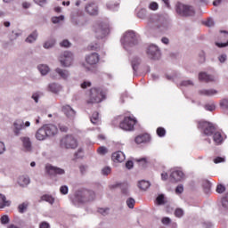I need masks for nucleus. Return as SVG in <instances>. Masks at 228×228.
I'll return each mask as SVG.
<instances>
[{"label": "nucleus", "mask_w": 228, "mask_h": 228, "mask_svg": "<svg viewBox=\"0 0 228 228\" xmlns=\"http://www.w3.org/2000/svg\"><path fill=\"white\" fill-rule=\"evenodd\" d=\"M138 36L133 30L126 31L121 38V44L126 51H129L131 47L138 45Z\"/></svg>", "instance_id": "nucleus-1"}, {"label": "nucleus", "mask_w": 228, "mask_h": 228, "mask_svg": "<svg viewBox=\"0 0 228 228\" xmlns=\"http://www.w3.org/2000/svg\"><path fill=\"white\" fill-rule=\"evenodd\" d=\"M95 199V193L92 191H77L73 199L72 202L75 206L77 204H85V202H90Z\"/></svg>", "instance_id": "nucleus-2"}, {"label": "nucleus", "mask_w": 228, "mask_h": 228, "mask_svg": "<svg viewBox=\"0 0 228 228\" xmlns=\"http://www.w3.org/2000/svg\"><path fill=\"white\" fill-rule=\"evenodd\" d=\"M198 129L201 131L203 136H211L216 131L213 123L208 121H199Z\"/></svg>", "instance_id": "nucleus-3"}, {"label": "nucleus", "mask_w": 228, "mask_h": 228, "mask_svg": "<svg viewBox=\"0 0 228 228\" xmlns=\"http://www.w3.org/2000/svg\"><path fill=\"white\" fill-rule=\"evenodd\" d=\"M176 12L182 17H191L195 15V9L193 6L184 4L183 3H178L176 4Z\"/></svg>", "instance_id": "nucleus-4"}, {"label": "nucleus", "mask_w": 228, "mask_h": 228, "mask_svg": "<svg viewBox=\"0 0 228 228\" xmlns=\"http://www.w3.org/2000/svg\"><path fill=\"white\" fill-rule=\"evenodd\" d=\"M104 99V93L100 88H92L90 90L88 104H95L97 102H102Z\"/></svg>", "instance_id": "nucleus-5"}, {"label": "nucleus", "mask_w": 228, "mask_h": 228, "mask_svg": "<svg viewBox=\"0 0 228 228\" xmlns=\"http://www.w3.org/2000/svg\"><path fill=\"white\" fill-rule=\"evenodd\" d=\"M60 145L62 149H77V139L73 135H66L61 139Z\"/></svg>", "instance_id": "nucleus-6"}, {"label": "nucleus", "mask_w": 228, "mask_h": 228, "mask_svg": "<svg viewBox=\"0 0 228 228\" xmlns=\"http://www.w3.org/2000/svg\"><path fill=\"white\" fill-rule=\"evenodd\" d=\"M59 61L64 68L72 67L74 54H72L70 52H64L59 56Z\"/></svg>", "instance_id": "nucleus-7"}, {"label": "nucleus", "mask_w": 228, "mask_h": 228, "mask_svg": "<svg viewBox=\"0 0 228 228\" xmlns=\"http://www.w3.org/2000/svg\"><path fill=\"white\" fill-rule=\"evenodd\" d=\"M110 28L104 23H98L94 25V33L96 38H104L108 35Z\"/></svg>", "instance_id": "nucleus-8"}, {"label": "nucleus", "mask_w": 228, "mask_h": 228, "mask_svg": "<svg viewBox=\"0 0 228 228\" xmlns=\"http://www.w3.org/2000/svg\"><path fill=\"white\" fill-rule=\"evenodd\" d=\"M146 53L150 60H159L161 58V50L156 45H151Z\"/></svg>", "instance_id": "nucleus-9"}, {"label": "nucleus", "mask_w": 228, "mask_h": 228, "mask_svg": "<svg viewBox=\"0 0 228 228\" xmlns=\"http://www.w3.org/2000/svg\"><path fill=\"white\" fill-rule=\"evenodd\" d=\"M134 124H136V119L131 117H126L119 124V127L120 129H123V131H133V129L134 128Z\"/></svg>", "instance_id": "nucleus-10"}, {"label": "nucleus", "mask_w": 228, "mask_h": 228, "mask_svg": "<svg viewBox=\"0 0 228 228\" xmlns=\"http://www.w3.org/2000/svg\"><path fill=\"white\" fill-rule=\"evenodd\" d=\"M154 29L159 33H165L168 29V21L163 17L159 18L154 24Z\"/></svg>", "instance_id": "nucleus-11"}, {"label": "nucleus", "mask_w": 228, "mask_h": 228, "mask_svg": "<svg viewBox=\"0 0 228 228\" xmlns=\"http://www.w3.org/2000/svg\"><path fill=\"white\" fill-rule=\"evenodd\" d=\"M45 172L48 173L49 175H65V169L52 165L45 167Z\"/></svg>", "instance_id": "nucleus-12"}, {"label": "nucleus", "mask_w": 228, "mask_h": 228, "mask_svg": "<svg viewBox=\"0 0 228 228\" xmlns=\"http://www.w3.org/2000/svg\"><path fill=\"white\" fill-rule=\"evenodd\" d=\"M85 12L91 16L99 15V6L95 3H89L86 5Z\"/></svg>", "instance_id": "nucleus-13"}, {"label": "nucleus", "mask_w": 228, "mask_h": 228, "mask_svg": "<svg viewBox=\"0 0 228 228\" xmlns=\"http://www.w3.org/2000/svg\"><path fill=\"white\" fill-rule=\"evenodd\" d=\"M45 130L46 131V135L48 138H53L58 134V126L53 124L44 125Z\"/></svg>", "instance_id": "nucleus-14"}, {"label": "nucleus", "mask_w": 228, "mask_h": 228, "mask_svg": "<svg viewBox=\"0 0 228 228\" xmlns=\"http://www.w3.org/2000/svg\"><path fill=\"white\" fill-rule=\"evenodd\" d=\"M170 179L173 183H180V181H183L184 179V173L181 170H173L170 174Z\"/></svg>", "instance_id": "nucleus-15"}, {"label": "nucleus", "mask_w": 228, "mask_h": 228, "mask_svg": "<svg viewBox=\"0 0 228 228\" xmlns=\"http://www.w3.org/2000/svg\"><path fill=\"white\" fill-rule=\"evenodd\" d=\"M47 90L48 92H51L52 94H55L56 95H58V94H60V92L63 90V86H61V85L58 83H51L48 85Z\"/></svg>", "instance_id": "nucleus-16"}, {"label": "nucleus", "mask_w": 228, "mask_h": 228, "mask_svg": "<svg viewBox=\"0 0 228 228\" xmlns=\"http://www.w3.org/2000/svg\"><path fill=\"white\" fill-rule=\"evenodd\" d=\"M62 111L68 118H70V120L76 118V110H74L70 105H64L62 107Z\"/></svg>", "instance_id": "nucleus-17"}, {"label": "nucleus", "mask_w": 228, "mask_h": 228, "mask_svg": "<svg viewBox=\"0 0 228 228\" xmlns=\"http://www.w3.org/2000/svg\"><path fill=\"white\" fill-rule=\"evenodd\" d=\"M99 54L97 53H93L86 56V61L88 65H97L99 63Z\"/></svg>", "instance_id": "nucleus-18"}, {"label": "nucleus", "mask_w": 228, "mask_h": 228, "mask_svg": "<svg viewBox=\"0 0 228 228\" xmlns=\"http://www.w3.org/2000/svg\"><path fill=\"white\" fill-rule=\"evenodd\" d=\"M36 138L39 142H44V140H47L49 138L47 136V132L45 131V127L43 126L36 132Z\"/></svg>", "instance_id": "nucleus-19"}, {"label": "nucleus", "mask_w": 228, "mask_h": 228, "mask_svg": "<svg viewBox=\"0 0 228 228\" xmlns=\"http://www.w3.org/2000/svg\"><path fill=\"white\" fill-rule=\"evenodd\" d=\"M13 126H14V134L16 136H19V134H20V131H22V129H24V121L18 119L16 121H14L13 123Z\"/></svg>", "instance_id": "nucleus-20"}, {"label": "nucleus", "mask_w": 228, "mask_h": 228, "mask_svg": "<svg viewBox=\"0 0 228 228\" xmlns=\"http://www.w3.org/2000/svg\"><path fill=\"white\" fill-rule=\"evenodd\" d=\"M199 79H200V81H205L206 83H209L211 81H216V77H215L213 75H208V73H206V72H200L199 74Z\"/></svg>", "instance_id": "nucleus-21"}, {"label": "nucleus", "mask_w": 228, "mask_h": 228, "mask_svg": "<svg viewBox=\"0 0 228 228\" xmlns=\"http://www.w3.org/2000/svg\"><path fill=\"white\" fill-rule=\"evenodd\" d=\"M20 140L22 142L24 151L26 152H31V139H29V137H20Z\"/></svg>", "instance_id": "nucleus-22"}, {"label": "nucleus", "mask_w": 228, "mask_h": 228, "mask_svg": "<svg viewBox=\"0 0 228 228\" xmlns=\"http://www.w3.org/2000/svg\"><path fill=\"white\" fill-rule=\"evenodd\" d=\"M112 159L117 163H122V161H126V154L120 151H116L112 154Z\"/></svg>", "instance_id": "nucleus-23"}, {"label": "nucleus", "mask_w": 228, "mask_h": 228, "mask_svg": "<svg viewBox=\"0 0 228 228\" xmlns=\"http://www.w3.org/2000/svg\"><path fill=\"white\" fill-rule=\"evenodd\" d=\"M55 73L58 74L61 77V79L67 80L69 79L70 73L67 69H63L61 68L55 69Z\"/></svg>", "instance_id": "nucleus-24"}, {"label": "nucleus", "mask_w": 228, "mask_h": 228, "mask_svg": "<svg viewBox=\"0 0 228 228\" xmlns=\"http://www.w3.org/2000/svg\"><path fill=\"white\" fill-rule=\"evenodd\" d=\"M200 95H206L207 97H213L218 94L217 90L215 89H202L199 91Z\"/></svg>", "instance_id": "nucleus-25"}, {"label": "nucleus", "mask_w": 228, "mask_h": 228, "mask_svg": "<svg viewBox=\"0 0 228 228\" xmlns=\"http://www.w3.org/2000/svg\"><path fill=\"white\" fill-rule=\"evenodd\" d=\"M150 140H151V135H149L148 134H143L135 137V143H138V144L145 143Z\"/></svg>", "instance_id": "nucleus-26"}, {"label": "nucleus", "mask_w": 228, "mask_h": 228, "mask_svg": "<svg viewBox=\"0 0 228 228\" xmlns=\"http://www.w3.org/2000/svg\"><path fill=\"white\" fill-rule=\"evenodd\" d=\"M37 38H38V32L34 30L30 35L28 36L25 42H27V44H35V42H37Z\"/></svg>", "instance_id": "nucleus-27"}, {"label": "nucleus", "mask_w": 228, "mask_h": 228, "mask_svg": "<svg viewBox=\"0 0 228 228\" xmlns=\"http://www.w3.org/2000/svg\"><path fill=\"white\" fill-rule=\"evenodd\" d=\"M29 183H30L29 178L25 175H21L18 179V184L21 186V188H26V186H28Z\"/></svg>", "instance_id": "nucleus-28"}, {"label": "nucleus", "mask_w": 228, "mask_h": 228, "mask_svg": "<svg viewBox=\"0 0 228 228\" xmlns=\"http://www.w3.org/2000/svg\"><path fill=\"white\" fill-rule=\"evenodd\" d=\"M55 45H56V39L50 38L44 43L43 47L45 49H53V47H54Z\"/></svg>", "instance_id": "nucleus-29"}, {"label": "nucleus", "mask_w": 228, "mask_h": 228, "mask_svg": "<svg viewBox=\"0 0 228 228\" xmlns=\"http://www.w3.org/2000/svg\"><path fill=\"white\" fill-rule=\"evenodd\" d=\"M37 69L42 76H47V74H49V71L51 70L49 69V66L45 64L38 65Z\"/></svg>", "instance_id": "nucleus-30"}, {"label": "nucleus", "mask_w": 228, "mask_h": 228, "mask_svg": "<svg viewBox=\"0 0 228 228\" xmlns=\"http://www.w3.org/2000/svg\"><path fill=\"white\" fill-rule=\"evenodd\" d=\"M213 140L216 145H220L222 142H224V137H222V134L220 132H215L213 134Z\"/></svg>", "instance_id": "nucleus-31"}, {"label": "nucleus", "mask_w": 228, "mask_h": 228, "mask_svg": "<svg viewBox=\"0 0 228 228\" xmlns=\"http://www.w3.org/2000/svg\"><path fill=\"white\" fill-rule=\"evenodd\" d=\"M11 204L10 200H6V196L0 194V208H8Z\"/></svg>", "instance_id": "nucleus-32"}, {"label": "nucleus", "mask_w": 228, "mask_h": 228, "mask_svg": "<svg viewBox=\"0 0 228 228\" xmlns=\"http://www.w3.org/2000/svg\"><path fill=\"white\" fill-rule=\"evenodd\" d=\"M151 187V183L149 181H140L138 183V188H140V190H142L143 191H145V190H149V188Z\"/></svg>", "instance_id": "nucleus-33"}, {"label": "nucleus", "mask_w": 228, "mask_h": 228, "mask_svg": "<svg viewBox=\"0 0 228 228\" xmlns=\"http://www.w3.org/2000/svg\"><path fill=\"white\" fill-rule=\"evenodd\" d=\"M140 63H142V60L138 57H134L132 60V68L134 72H136V70H138V65H140Z\"/></svg>", "instance_id": "nucleus-34"}, {"label": "nucleus", "mask_w": 228, "mask_h": 228, "mask_svg": "<svg viewBox=\"0 0 228 228\" xmlns=\"http://www.w3.org/2000/svg\"><path fill=\"white\" fill-rule=\"evenodd\" d=\"M41 200H44L45 202H48V204H54V199L53 196L49 194H45L41 197Z\"/></svg>", "instance_id": "nucleus-35"}, {"label": "nucleus", "mask_w": 228, "mask_h": 228, "mask_svg": "<svg viewBox=\"0 0 228 228\" xmlns=\"http://www.w3.org/2000/svg\"><path fill=\"white\" fill-rule=\"evenodd\" d=\"M91 122L92 124H94V126H97L99 122H101V118H99V112H94L91 117Z\"/></svg>", "instance_id": "nucleus-36"}, {"label": "nucleus", "mask_w": 228, "mask_h": 228, "mask_svg": "<svg viewBox=\"0 0 228 228\" xmlns=\"http://www.w3.org/2000/svg\"><path fill=\"white\" fill-rule=\"evenodd\" d=\"M61 20H65V16L61 15V16H54L52 17V22L53 24H60V22H61Z\"/></svg>", "instance_id": "nucleus-37"}, {"label": "nucleus", "mask_w": 228, "mask_h": 228, "mask_svg": "<svg viewBox=\"0 0 228 228\" xmlns=\"http://www.w3.org/2000/svg\"><path fill=\"white\" fill-rule=\"evenodd\" d=\"M97 152L100 156H106V153L108 152V148H106V146H100L97 149Z\"/></svg>", "instance_id": "nucleus-38"}, {"label": "nucleus", "mask_w": 228, "mask_h": 228, "mask_svg": "<svg viewBox=\"0 0 228 228\" xmlns=\"http://www.w3.org/2000/svg\"><path fill=\"white\" fill-rule=\"evenodd\" d=\"M156 201L159 206H163L165 204V195L159 194L157 197Z\"/></svg>", "instance_id": "nucleus-39"}, {"label": "nucleus", "mask_w": 228, "mask_h": 228, "mask_svg": "<svg viewBox=\"0 0 228 228\" xmlns=\"http://www.w3.org/2000/svg\"><path fill=\"white\" fill-rule=\"evenodd\" d=\"M135 200L133 198H129L126 200V206L130 208L133 209L134 208Z\"/></svg>", "instance_id": "nucleus-40"}, {"label": "nucleus", "mask_w": 228, "mask_h": 228, "mask_svg": "<svg viewBox=\"0 0 228 228\" xmlns=\"http://www.w3.org/2000/svg\"><path fill=\"white\" fill-rule=\"evenodd\" d=\"M107 8L110 10L111 12H117L118 10V4H108Z\"/></svg>", "instance_id": "nucleus-41"}, {"label": "nucleus", "mask_w": 228, "mask_h": 228, "mask_svg": "<svg viewBox=\"0 0 228 228\" xmlns=\"http://www.w3.org/2000/svg\"><path fill=\"white\" fill-rule=\"evenodd\" d=\"M18 209L20 213H25L26 209H28V203H22L19 205Z\"/></svg>", "instance_id": "nucleus-42"}, {"label": "nucleus", "mask_w": 228, "mask_h": 228, "mask_svg": "<svg viewBox=\"0 0 228 228\" xmlns=\"http://www.w3.org/2000/svg\"><path fill=\"white\" fill-rule=\"evenodd\" d=\"M157 134L158 136H160V138H162L163 136H165V134H167V131L163 127H159L157 129Z\"/></svg>", "instance_id": "nucleus-43"}, {"label": "nucleus", "mask_w": 228, "mask_h": 228, "mask_svg": "<svg viewBox=\"0 0 228 228\" xmlns=\"http://www.w3.org/2000/svg\"><path fill=\"white\" fill-rule=\"evenodd\" d=\"M180 86H193V81L191 80H183L181 82Z\"/></svg>", "instance_id": "nucleus-44"}, {"label": "nucleus", "mask_w": 228, "mask_h": 228, "mask_svg": "<svg viewBox=\"0 0 228 228\" xmlns=\"http://www.w3.org/2000/svg\"><path fill=\"white\" fill-rule=\"evenodd\" d=\"M220 106L223 108V110H228V99H223L220 102Z\"/></svg>", "instance_id": "nucleus-45"}, {"label": "nucleus", "mask_w": 228, "mask_h": 228, "mask_svg": "<svg viewBox=\"0 0 228 228\" xmlns=\"http://www.w3.org/2000/svg\"><path fill=\"white\" fill-rule=\"evenodd\" d=\"M199 61L200 63H204L206 61V53L200 52L199 53Z\"/></svg>", "instance_id": "nucleus-46"}, {"label": "nucleus", "mask_w": 228, "mask_h": 228, "mask_svg": "<svg viewBox=\"0 0 228 228\" xmlns=\"http://www.w3.org/2000/svg\"><path fill=\"white\" fill-rule=\"evenodd\" d=\"M102 175H110L111 174V167H106L102 169Z\"/></svg>", "instance_id": "nucleus-47"}, {"label": "nucleus", "mask_w": 228, "mask_h": 228, "mask_svg": "<svg viewBox=\"0 0 228 228\" xmlns=\"http://www.w3.org/2000/svg\"><path fill=\"white\" fill-rule=\"evenodd\" d=\"M88 47L90 51H97L99 50L100 46H99V44L97 43H91Z\"/></svg>", "instance_id": "nucleus-48"}, {"label": "nucleus", "mask_w": 228, "mask_h": 228, "mask_svg": "<svg viewBox=\"0 0 228 228\" xmlns=\"http://www.w3.org/2000/svg\"><path fill=\"white\" fill-rule=\"evenodd\" d=\"M149 8H150V10H152L153 12H156V10H158V8H159V5H158V3H156V2H151L149 4Z\"/></svg>", "instance_id": "nucleus-49"}, {"label": "nucleus", "mask_w": 228, "mask_h": 228, "mask_svg": "<svg viewBox=\"0 0 228 228\" xmlns=\"http://www.w3.org/2000/svg\"><path fill=\"white\" fill-rule=\"evenodd\" d=\"M205 26L208 28H213V26H215V20L211 18L208 19L207 21H205Z\"/></svg>", "instance_id": "nucleus-50"}, {"label": "nucleus", "mask_w": 228, "mask_h": 228, "mask_svg": "<svg viewBox=\"0 0 228 228\" xmlns=\"http://www.w3.org/2000/svg\"><path fill=\"white\" fill-rule=\"evenodd\" d=\"M222 206L225 209H228V194L224 198L222 199Z\"/></svg>", "instance_id": "nucleus-51"}, {"label": "nucleus", "mask_w": 228, "mask_h": 228, "mask_svg": "<svg viewBox=\"0 0 228 228\" xmlns=\"http://www.w3.org/2000/svg\"><path fill=\"white\" fill-rule=\"evenodd\" d=\"M175 216H177V218H181L183 215H184V211L181 208H176L175 211Z\"/></svg>", "instance_id": "nucleus-52"}, {"label": "nucleus", "mask_w": 228, "mask_h": 228, "mask_svg": "<svg viewBox=\"0 0 228 228\" xmlns=\"http://www.w3.org/2000/svg\"><path fill=\"white\" fill-rule=\"evenodd\" d=\"M60 191L62 195H67V193H69V187L67 185H62L60 188Z\"/></svg>", "instance_id": "nucleus-53"}, {"label": "nucleus", "mask_w": 228, "mask_h": 228, "mask_svg": "<svg viewBox=\"0 0 228 228\" xmlns=\"http://www.w3.org/2000/svg\"><path fill=\"white\" fill-rule=\"evenodd\" d=\"M34 3H36V4H38V6H45L47 4V0H34Z\"/></svg>", "instance_id": "nucleus-54"}, {"label": "nucleus", "mask_w": 228, "mask_h": 228, "mask_svg": "<svg viewBox=\"0 0 228 228\" xmlns=\"http://www.w3.org/2000/svg\"><path fill=\"white\" fill-rule=\"evenodd\" d=\"M205 110H207V111H215V110H216V107L215 106V104H207L205 105Z\"/></svg>", "instance_id": "nucleus-55"}, {"label": "nucleus", "mask_w": 228, "mask_h": 228, "mask_svg": "<svg viewBox=\"0 0 228 228\" xmlns=\"http://www.w3.org/2000/svg\"><path fill=\"white\" fill-rule=\"evenodd\" d=\"M218 60H219L220 63H225V61H227V54L223 53V54L219 55Z\"/></svg>", "instance_id": "nucleus-56"}, {"label": "nucleus", "mask_w": 228, "mask_h": 228, "mask_svg": "<svg viewBox=\"0 0 228 228\" xmlns=\"http://www.w3.org/2000/svg\"><path fill=\"white\" fill-rule=\"evenodd\" d=\"M214 163L218 164V163H225V158L224 157H216L214 159Z\"/></svg>", "instance_id": "nucleus-57"}, {"label": "nucleus", "mask_w": 228, "mask_h": 228, "mask_svg": "<svg viewBox=\"0 0 228 228\" xmlns=\"http://www.w3.org/2000/svg\"><path fill=\"white\" fill-rule=\"evenodd\" d=\"M224 191H225V186L219 184L216 187V192L217 193H224Z\"/></svg>", "instance_id": "nucleus-58"}, {"label": "nucleus", "mask_w": 228, "mask_h": 228, "mask_svg": "<svg viewBox=\"0 0 228 228\" xmlns=\"http://www.w3.org/2000/svg\"><path fill=\"white\" fill-rule=\"evenodd\" d=\"M60 45H61V47H70V42H69V40L65 39L60 43Z\"/></svg>", "instance_id": "nucleus-59"}, {"label": "nucleus", "mask_w": 228, "mask_h": 228, "mask_svg": "<svg viewBox=\"0 0 228 228\" xmlns=\"http://www.w3.org/2000/svg\"><path fill=\"white\" fill-rule=\"evenodd\" d=\"M10 222V217H8V216H3L1 217V223L4 224H9Z\"/></svg>", "instance_id": "nucleus-60"}, {"label": "nucleus", "mask_w": 228, "mask_h": 228, "mask_svg": "<svg viewBox=\"0 0 228 228\" xmlns=\"http://www.w3.org/2000/svg\"><path fill=\"white\" fill-rule=\"evenodd\" d=\"M31 99H33L35 102H38V99H40V93H34Z\"/></svg>", "instance_id": "nucleus-61"}, {"label": "nucleus", "mask_w": 228, "mask_h": 228, "mask_svg": "<svg viewBox=\"0 0 228 228\" xmlns=\"http://www.w3.org/2000/svg\"><path fill=\"white\" fill-rule=\"evenodd\" d=\"M161 222L163 225H168L172 220H170V217H163Z\"/></svg>", "instance_id": "nucleus-62"}, {"label": "nucleus", "mask_w": 228, "mask_h": 228, "mask_svg": "<svg viewBox=\"0 0 228 228\" xmlns=\"http://www.w3.org/2000/svg\"><path fill=\"white\" fill-rule=\"evenodd\" d=\"M75 158H83V149H78L75 153Z\"/></svg>", "instance_id": "nucleus-63"}, {"label": "nucleus", "mask_w": 228, "mask_h": 228, "mask_svg": "<svg viewBox=\"0 0 228 228\" xmlns=\"http://www.w3.org/2000/svg\"><path fill=\"white\" fill-rule=\"evenodd\" d=\"M39 228H51V225L49 224V223L47 222H42L39 224Z\"/></svg>", "instance_id": "nucleus-64"}]
</instances>
